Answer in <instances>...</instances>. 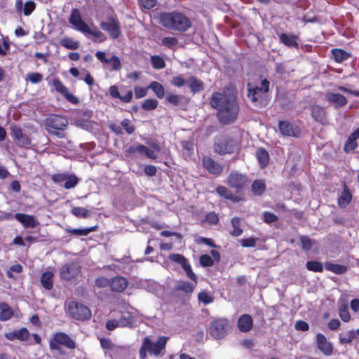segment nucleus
Returning a JSON list of instances; mask_svg holds the SVG:
<instances>
[{"instance_id": "48", "label": "nucleus", "mask_w": 359, "mask_h": 359, "mask_svg": "<svg viewBox=\"0 0 359 359\" xmlns=\"http://www.w3.org/2000/svg\"><path fill=\"white\" fill-rule=\"evenodd\" d=\"M158 101L155 99H146L142 104V108L145 111L154 110L158 107Z\"/></svg>"}, {"instance_id": "22", "label": "nucleus", "mask_w": 359, "mask_h": 359, "mask_svg": "<svg viewBox=\"0 0 359 359\" xmlns=\"http://www.w3.org/2000/svg\"><path fill=\"white\" fill-rule=\"evenodd\" d=\"M216 193L225 199H229L235 203L243 201L244 200L243 195L233 194L230 189L222 185L217 187Z\"/></svg>"}, {"instance_id": "49", "label": "nucleus", "mask_w": 359, "mask_h": 359, "mask_svg": "<svg viewBox=\"0 0 359 359\" xmlns=\"http://www.w3.org/2000/svg\"><path fill=\"white\" fill-rule=\"evenodd\" d=\"M198 299L205 305H207L212 303L214 298L208 292L201 291L198 294Z\"/></svg>"}, {"instance_id": "45", "label": "nucleus", "mask_w": 359, "mask_h": 359, "mask_svg": "<svg viewBox=\"0 0 359 359\" xmlns=\"http://www.w3.org/2000/svg\"><path fill=\"white\" fill-rule=\"evenodd\" d=\"M177 43L178 39L175 36H166L161 40V45L172 50H175Z\"/></svg>"}, {"instance_id": "59", "label": "nucleus", "mask_w": 359, "mask_h": 359, "mask_svg": "<svg viewBox=\"0 0 359 359\" xmlns=\"http://www.w3.org/2000/svg\"><path fill=\"white\" fill-rule=\"evenodd\" d=\"M205 222L210 225L217 224L219 222V217L215 212H208L205 215Z\"/></svg>"}, {"instance_id": "64", "label": "nucleus", "mask_w": 359, "mask_h": 359, "mask_svg": "<svg viewBox=\"0 0 359 359\" xmlns=\"http://www.w3.org/2000/svg\"><path fill=\"white\" fill-rule=\"evenodd\" d=\"M35 8L36 4L34 1H29L25 2L23 9L24 15L26 16L31 15L32 13L34 11Z\"/></svg>"}, {"instance_id": "43", "label": "nucleus", "mask_w": 359, "mask_h": 359, "mask_svg": "<svg viewBox=\"0 0 359 359\" xmlns=\"http://www.w3.org/2000/svg\"><path fill=\"white\" fill-rule=\"evenodd\" d=\"M79 183V178L74 174H69L66 177L64 188L66 189H70L74 188Z\"/></svg>"}, {"instance_id": "26", "label": "nucleus", "mask_w": 359, "mask_h": 359, "mask_svg": "<svg viewBox=\"0 0 359 359\" xmlns=\"http://www.w3.org/2000/svg\"><path fill=\"white\" fill-rule=\"evenodd\" d=\"M121 327L133 328L135 324V313L130 311H123L120 318L118 319Z\"/></svg>"}, {"instance_id": "57", "label": "nucleus", "mask_w": 359, "mask_h": 359, "mask_svg": "<svg viewBox=\"0 0 359 359\" xmlns=\"http://www.w3.org/2000/svg\"><path fill=\"white\" fill-rule=\"evenodd\" d=\"M22 270H23V267L20 264L12 265L9 268V269L6 271V276L9 278H15L14 276L13 275V272L20 273L22 272Z\"/></svg>"}, {"instance_id": "38", "label": "nucleus", "mask_w": 359, "mask_h": 359, "mask_svg": "<svg viewBox=\"0 0 359 359\" xmlns=\"http://www.w3.org/2000/svg\"><path fill=\"white\" fill-rule=\"evenodd\" d=\"M148 88L152 90L158 98L161 99L165 96V88L160 83L155 81H151Z\"/></svg>"}, {"instance_id": "14", "label": "nucleus", "mask_w": 359, "mask_h": 359, "mask_svg": "<svg viewBox=\"0 0 359 359\" xmlns=\"http://www.w3.org/2000/svg\"><path fill=\"white\" fill-rule=\"evenodd\" d=\"M202 165L209 174L215 177L221 175L224 171V166L222 165L208 156L202 158Z\"/></svg>"}, {"instance_id": "58", "label": "nucleus", "mask_w": 359, "mask_h": 359, "mask_svg": "<svg viewBox=\"0 0 359 359\" xmlns=\"http://www.w3.org/2000/svg\"><path fill=\"white\" fill-rule=\"evenodd\" d=\"M168 258L170 260L180 264L181 266L188 260L184 255L177 253L170 254Z\"/></svg>"}, {"instance_id": "4", "label": "nucleus", "mask_w": 359, "mask_h": 359, "mask_svg": "<svg viewBox=\"0 0 359 359\" xmlns=\"http://www.w3.org/2000/svg\"><path fill=\"white\" fill-rule=\"evenodd\" d=\"M169 338L165 336H160L156 342H154L149 336L142 339V345L139 351L140 359H146L147 355L158 357L165 350V346Z\"/></svg>"}, {"instance_id": "36", "label": "nucleus", "mask_w": 359, "mask_h": 359, "mask_svg": "<svg viewBox=\"0 0 359 359\" xmlns=\"http://www.w3.org/2000/svg\"><path fill=\"white\" fill-rule=\"evenodd\" d=\"M325 268L327 271H332L337 275L345 273L348 271V268L345 265L333 264L329 262L325 263Z\"/></svg>"}, {"instance_id": "9", "label": "nucleus", "mask_w": 359, "mask_h": 359, "mask_svg": "<svg viewBox=\"0 0 359 359\" xmlns=\"http://www.w3.org/2000/svg\"><path fill=\"white\" fill-rule=\"evenodd\" d=\"M61 346L72 350L76 348V343L67 334L57 332L50 339L49 347L51 350L60 351Z\"/></svg>"}, {"instance_id": "6", "label": "nucleus", "mask_w": 359, "mask_h": 359, "mask_svg": "<svg viewBox=\"0 0 359 359\" xmlns=\"http://www.w3.org/2000/svg\"><path fill=\"white\" fill-rule=\"evenodd\" d=\"M67 311L71 318L79 321L88 320L92 316L91 311L88 306L76 301L67 303Z\"/></svg>"}, {"instance_id": "47", "label": "nucleus", "mask_w": 359, "mask_h": 359, "mask_svg": "<svg viewBox=\"0 0 359 359\" xmlns=\"http://www.w3.org/2000/svg\"><path fill=\"white\" fill-rule=\"evenodd\" d=\"M306 266L310 271L322 272L323 271V264L318 261H308Z\"/></svg>"}, {"instance_id": "39", "label": "nucleus", "mask_w": 359, "mask_h": 359, "mask_svg": "<svg viewBox=\"0 0 359 359\" xmlns=\"http://www.w3.org/2000/svg\"><path fill=\"white\" fill-rule=\"evenodd\" d=\"M60 45L69 50H76L79 47V42L69 37H64L60 40Z\"/></svg>"}, {"instance_id": "18", "label": "nucleus", "mask_w": 359, "mask_h": 359, "mask_svg": "<svg viewBox=\"0 0 359 359\" xmlns=\"http://www.w3.org/2000/svg\"><path fill=\"white\" fill-rule=\"evenodd\" d=\"M326 101L332 104L335 109H339L346 105L348 100L345 96L340 93L327 92L325 95Z\"/></svg>"}, {"instance_id": "2", "label": "nucleus", "mask_w": 359, "mask_h": 359, "mask_svg": "<svg viewBox=\"0 0 359 359\" xmlns=\"http://www.w3.org/2000/svg\"><path fill=\"white\" fill-rule=\"evenodd\" d=\"M160 22L167 29L183 33L191 27V20L180 11L165 12L160 15Z\"/></svg>"}, {"instance_id": "3", "label": "nucleus", "mask_w": 359, "mask_h": 359, "mask_svg": "<svg viewBox=\"0 0 359 359\" xmlns=\"http://www.w3.org/2000/svg\"><path fill=\"white\" fill-rule=\"evenodd\" d=\"M270 88V81L264 79L261 81V86L247 83V97L256 107H265L269 102L268 93Z\"/></svg>"}, {"instance_id": "1", "label": "nucleus", "mask_w": 359, "mask_h": 359, "mask_svg": "<svg viewBox=\"0 0 359 359\" xmlns=\"http://www.w3.org/2000/svg\"><path fill=\"white\" fill-rule=\"evenodd\" d=\"M210 104L217 111V119L222 125H231L236 121L240 106L236 95L214 92L210 98Z\"/></svg>"}, {"instance_id": "7", "label": "nucleus", "mask_w": 359, "mask_h": 359, "mask_svg": "<svg viewBox=\"0 0 359 359\" xmlns=\"http://www.w3.org/2000/svg\"><path fill=\"white\" fill-rule=\"evenodd\" d=\"M238 149L237 141L232 137L226 136L215 141L213 144L214 152L222 156L232 154Z\"/></svg>"}, {"instance_id": "8", "label": "nucleus", "mask_w": 359, "mask_h": 359, "mask_svg": "<svg viewBox=\"0 0 359 359\" xmlns=\"http://www.w3.org/2000/svg\"><path fill=\"white\" fill-rule=\"evenodd\" d=\"M231 325L226 318H218L213 320L209 326L210 336L215 339H224L230 332Z\"/></svg>"}, {"instance_id": "30", "label": "nucleus", "mask_w": 359, "mask_h": 359, "mask_svg": "<svg viewBox=\"0 0 359 359\" xmlns=\"http://www.w3.org/2000/svg\"><path fill=\"white\" fill-rule=\"evenodd\" d=\"M256 158L261 168L268 166L270 161L269 152L263 147H259L256 150Z\"/></svg>"}, {"instance_id": "62", "label": "nucleus", "mask_w": 359, "mask_h": 359, "mask_svg": "<svg viewBox=\"0 0 359 359\" xmlns=\"http://www.w3.org/2000/svg\"><path fill=\"white\" fill-rule=\"evenodd\" d=\"M278 217L272 212H264L263 213V221L266 224H271L278 221Z\"/></svg>"}, {"instance_id": "29", "label": "nucleus", "mask_w": 359, "mask_h": 359, "mask_svg": "<svg viewBox=\"0 0 359 359\" xmlns=\"http://www.w3.org/2000/svg\"><path fill=\"white\" fill-rule=\"evenodd\" d=\"M351 200L352 194L346 184L344 183L342 192L338 198V205L341 208H344L351 203Z\"/></svg>"}, {"instance_id": "23", "label": "nucleus", "mask_w": 359, "mask_h": 359, "mask_svg": "<svg viewBox=\"0 0 359 359\" xmlns=\"http://www.w3.org/2000/svg\"><path fill=\"white\" fill-rule=\"evenodd\" d=\"M30 336L29 332L25 327H22L20 330H13V332H6L4 337L9 341H14L15 339L20 341H26Z\"/></svg>"}, {"instance_id": "19", "label": "nucleus", "mask_w": 359, "mask_h": 359, "mask_svg": "<svg viewBox=\"0 0 359 359\" xmlns=\"http://www.w3.org/2000/svg\"><path fill=\"white\" fill-rule=\"evenodd\" d=\"M311 116L315 121L322 125L327 123L325 108L319 104L311 106Z\"/></svg>"}, {"instance_id": "63", "label": "nucleus", "mask_w": 359, "mask_h": 359, "mask_svg": "<svg viewBox=\"0 0 359 359\" xmlns=\"http://www.w3.org/2000/svg\"><path fill=\"white\" fill-rule=\"evenodd\" d=\"M148 89H149V88H148V86L146 88L137 86H135L134 93H135V97L137 99H139V98H142V97L146 96V95L147 94Z\"/></svg>"}, {"instance_id": "24", "label": "nucleus", "mask_w": 359, "mask_h": 359, "mask_svg": "<svg viewBox=\"0 0 359 359\" xmlns=\"http://www.w3.org/2000/svg\"><path fill=\"white\" fill-rule=\"evenodd\" d=\"M237 326L240 332H248L253 327V319L250 314L241 315L237 321Z\"/></svg>"}, {"instance_id": "53", "label": "nucleus", "mask_w": 359, "mask_h": 359, "mask_svg": "<svg viewBox=\"0 0 359 359\" xmlns=\"http://www.w3.org/2000/svg\"><path fill=\"white\" fill-rule=\"evenodd\" d=\"M111 279H108L104 276L97 277L95 280V285L99 288H104L107 286H110Z\"/></svg>"}, {"instance_id": "41", "label": "nucleus", "mask_w": 359, "mask_h": 359, "mask_svg": "<svg viewBox=\"0 0 359 359\" xmlns=\"http://www.w3.org/2000/svg\"><path fill=\"white\" fill-rule=\"evenodd\" d=\"M82 33L90 34L94 37L95 42H103L107 39V36L100 30L94 29L92 30L90 29L88 25V29L86 31H83Z\"/></svg>"}, {"instance_id": "44", "label": "nucleus", "mask_w": 359, "mask_h": 359, "mask_svg": "<svg viewBox=\"0 0 359 359\" xmlns=\"http://www.w3.org/2000/svg\"><path fill=\"white\" fill-rule=\"evenodd\" d=\"M72 213L78 218H88L90 216V212L83 207H74L72 210Z\"/></svg>"}, {"instance_id": "40", "label": "nucleus", "mask_w": 359, "mask_h": 359, "mask_svg": "<svg viewBox=\"0 0 359 359\" xmlns=\"http://www.w3.org/2000/svg\"><path fill=\"white\" fill-rule=\"evenodd\" d=\"M240 218L238 217H234L231 219V224L233 227V230L230 231V234L232 236L238 237L243 233V231L240 227Z\"/></svg>"}, {"instance_id": "35", "label": "nucleus", "mask_w": 359, "mask_h": 359, "mask_svg": "<svg viewBox=\"0 0 359 359\" xmlns=\"http://www.w3.org/2000/svg\"><path fill=\"white\" fill-rule=\"evenodd\" d=\"M187 83L193 93H199L204 88L203 82L193 76L187 80Z\"/></svg>"}, {"instance_id": "31", "label": "nucleus", "mask_w": 359, "mask_h": 359, "mask_svg": "<svg viewBox=\"0 0 359 359\" xmlns=\"http://www.w3.org/2000/svg\"><path fill=\"white\" fill-rule=\"evenodd\" d=\"M54 274L51 271H46L41 276V283L43 288L50 290L53 287Z\"/></svg>"}, {"instance_id": "13", "label": "nucleus", "mask_w": 359, "mask_h": 359, "mask_svg": "<svg viewBox=\"0 0 359 359\" xmlns=\"http://www.w3.org/2000/svg\"><path fill=\"white\" fill-rule=\"evenodd\" d=\"M81 271L79 265L74 262L66 263L60 269V276L61 279L72 280L77 277Z\"/></svg>"}, {"instance_id": "34", "label": "nucleus", "mask_w": 359, "mask_h": 359, "mask_svg": "<svg viewBox=\"0 0 359 359\" xmlns=\"http://www.w3.org/2000/svg\"><path fill=\"white\" fill-rule=\"evenodd\" d=\"M97 226H93L87 227V228H84V229L66 228L65 231L72 235L81 236H87L90 233L97 231Z\"/></svg>"}, {"instance_id": "10", "label": "nucleus", "mask_w": 359, "mask_h": 359, "mask_svg": "<svg viewBox=\"0 0 359 359\" xmlns=\"http://www.w3.org/2000/svg\"><path fill=\"white\" fill-rule=\"evenodd\" d=\"M100 27L112 39H117L121 34V24L116 16H107L104 21L100 23Z\"/></svg>"}, {"instance_id": "46", "label": "nucleus", "mask_w": 359, "mask_h": 359, "mask_svg": "<svg viewBox=\"0 0 359 359\" xmlns=\"http://www.w3.org/2000/svg\"><path fill=\"white\" fill-rule=\"evenodd\" d=\"M152 67L155 69H161L165 67L164 60L159 55H152L151 57Z\"/></svg>"}, {"instance_id": "37", "label": "nucleus", "mask_w": 359, "mask_h": 359, "mask_svg": "<svg viewBox=\"0 0 359 359\" xmlns=\"http://www.w3.org/2000/svg\"><path fill=\"white\" fill-rule=\"evenodd\" d=\"M251 191L255 196H261L266 191V184L262 180H255L251 185Z\"/></svg>"}, {"instance_id": "52", "label": "nucleus", "mask_w": 359, "mask_h": 359, "mask_svg": "<svg viewBox=\"0 0 359 359\" xmlns=\"http://www.w3.org/2000/svg\"><path fill=\"white\" fill-rule=\"evenodd\" d=\"M200 264L203 267H209L214 265L213 259L208 255H203L199 258Z\"/></svg>"}, {"instance_id": "5", "label": "nucleus", "mask_w": 359, "mask_h": 359, "mask_svg": "<svg viewBox=\"0 0 359 359\" xmlns=\"http://www.w3.org/2000/svg\"><path fill=\"white\" fill-rule=\"evenodd\" d=\"M68 125L67 118L57 114H50L44 120V127L47 133L60 139L67 138L66 130Z\"/></svg>"}, {"instance_id": "33", "label": "nucleus", "mask_w": 359, "mask_h": 359, "mask_svg": "<svg viewBox=\"0 0 359 359\" xmlns=\"http://www.w3.org/2000/svg\"><path fill=\"white\" fill-rule=\"evenodd\" d=\"M331 53L334 61L337 63H341L351 56V53L341 48H333L331 50Z\"/></svg>"}, {"instance_id": "61", "label": "nucleus", "mask_w": 359, "mask_h": 359, "mask_svg": "<svg viewBox=\"0 0 359 359\" xmlns=\"http://www.w3.org/2000/svg\"><path fill=\"white\" fill-rule=\"evenodd\" d=\"M358 146V144L357 142L347 139L344 144V151L345 153L348 154L349 152L355 150Z\"/></svg>"}, {"instance_id": "56", "label": "nucleus", "mask_w": 359, "mask_h": 359, "mask_svg": "<svg viewBox=\"0 0 359 359\" xmlns=\"http://www.w3.org/2000/svg\"><path fill=\"white\" fill-rule=\"evenodd\" d=\"M68 175L67 172L62 173H55L51 176V180L57 184H61L65 182L66 177Z\"/></svg>"}, {"instance_id": "25", "label": "nucleus", "mask_w": 359, "mask_h": 359, "mask_svg": "<svg viewBox=\"0 0 359 359\" xmlns=\"http://www.w3.org/2000/svg\"><path fill=\"white\" fill-rule=\"evenodd\" d=\"M128 281L123 276H116L111 278V290L116 292H123L128 287Z\"/></svg>"}, {"instance_id": "15", "label": "nucleus", "mask_w": 359, "mask_h": 359, "mask_svg": "<svg viewBox=\"0 0 359 359\" xmlns=\"http://www.w3.org/2000/svg\"><path fill=\"white\" fill-rule=\"evenodd\" d=\"M278 129L284 136L298 137L301 135L299 127L288 121H280L278 122Z\"/></svg>"}, {"instance_id": "60", "label": "nucleus", "mask_w": 359, "mask_h": 359, "mask_svg": "<svg viewBox=\"0 0 359 359\" xmlns=\"http://www.w3.org/2000/svg\"><path fill=\"white\" fill-rule=\"evenodd\" d=\"M27 78L32 83L35 84L42 81L43 76L39 72H32L27 74Z\"/></svg>"}, {"instance_id": "21", "label": "nucleus", "mask_w": 359, "mask_h": 359, "mask_svg": "<svg viewBox=\"0 0 359 359\" xmlns=\"http://www.w3.org/2000/svg\"><path fill=\"white\" fill-rule=\"evenodd\" d=\"M316 344L318 349L325 355H330L333 353V346L329 342L324 334L318 333L316 335Z\"/></svg>"}, {"instance_id": "16", "label": "nucleus", "mask_w": 359, "mask_h": 359, "mask_svg": "<svg viewBox=\"0 0 359 359\" xmlns=\"http://www.w3.org/2000/svg\"><path fill=\"white\" fill-rule=\"evenodd\" d=\"M11 135L15 143L20 147H29L32 144V139L27 134L24 133L22 128L16 126L11 128Z\"/></svg>"}, {"instance_id": "51", "label": "nucleus", "mask_w": 359, "mask_h": 359, "mask_svg": "<svg viewBox=\"0 0 359 359\" xmlns=\"http://www.w3.org/2000/svg\"><path fill=\"white\" fill-rule=\"evenodd\" d=\"M183 97L178 95L169 93L165 97L167 102L172 104L173 106L177 107L180 104L181 100Z\"/></svg>"}, {"instance_id": "55", "label": "nucleus", "mask_w": 359, "mask_h": 359, "mask_svg": "<svg viewBox=\"0 0 359 359\" xmlns=\"http://www.w3.org/2000/svg\"><path fill=\"white\" fill-rule=\"evenodd\" d=\"M258 238L255 237H249L241 239L240 243L243 248H253L256 245Z\"/></svg>"}, {"instance_id": "32", "label": "nucleus", "mask_w": 359, "mask_h": 359, "mask_svg": "<svg viewBox=\"0 0 359 359\" xmlns=\"http://www.w3.org/2000/svg\"><path fill=\"white\" fill-rule=\"evenodd\" d=\"M14 315L13 310L6 302H0V320L2 322L10 320Z\"/></svg>"}, {"instance_id": "17", "label": "nucleus", "mask_w": 359, "mask_h": 359, "mask_svg": "<svg viewBox=\"0 0 359 359\" xmlns=\"http://www.w3.org/2000/svg\"><path fill=\"white\" fill-rule=\"evenodd\" d=\"M69 22L72 24L76 30L83 32L88 29V25L84 22L81 15V12L78 8H73L72 10Z\"/></svg>"}, {"instance_id": "11", "label": "nucleus", "mask_w": 359, "mask_h": 359, "mask_svg": "<svg viewBox=\"0 0 359 359\" xmlns=\"http://www.w3.org/2000/svg\"><path fill=\"white\" fill-rule=\"evenodd\" d=\"M248 182V177L245 174L234 170L230 172L226 178V183L229 187L234 189L237 194L243 191Z\"/></svg>"}, {"instance_id": "12", "label": "nucleus", "mask_w": 359, "mask_h": 359, "mask_svg": "<svg viewBox=\"0 0 359 359\" xmlns=\"http://www.w3.org/2000/svg\"><path fill=\"white\" fill-rule=\"evenodd\" d=\"M48 84L51 85L57 93L62 95L71 104H79V99L69 91L68 88L59 78H54L51 81H48Z\"/></svg>"}, {"instance_id": "42", "label": "nucleus", "mask_w": 359, "mask_h": 359, "mask_svg": "<svg viewBox=\"0 0 359 359\" xmlns=\"http://www.w3.org/2000/svg\"><path fill=\"white\" fill-rule=\"evenodd\" d=\"M196 285V283L193 284L187 281H180L176 285V289L186 294H191L195 289Z\"/></svg>"}, {"instance_id": "20", "label": "nucleus", "mask_w": 359, "mask_h": 359, "mask_svg": "<svg viewBox=\"0 0 359 359\" xmlns=\"http://www.w3.org/2000/svg\"><path fill=\"white\" fill-rule=\"evenodd\" d=\"M14 217L22 224L25 229H33L39 225V222L34 215L24 213H15Z\"/></svg>"}, {"instance_id": "50", "label": "nucleus", "mask_w": 359, "mask_h": 359, "mask_svg": "<svg viewBox=\"0 0 359 359\" xmlns=\"http://www.w3.org/2000/svg\"><path fill=\"white\" fill-rule=\"evenodd\" d=\"M121 127L124 129L126 133L131 135L135 130V126L132 123L131 121L127 118L123 119L121 122Z\"/></svg>"}, {"instance_id": "28", "label": "nucleus", "mask_w": 359, "mask_h": 359, "mask_svg": "<svg viewBox=\"0 0 359 359\" xmlns=\"http://www.w3.org/2000/svg\"><path fill=\"white\" fill-rule=\"evenodd\" d=\"M109 93L111 97L118 99L123 103H129L133 99V91L131 90H128L126 95L122 96L120 95L118 88L116 86H110L109 88Z\"/></svg>"}, {"instance_id": "54", "label": "nucleus", "mask_w": 359, "mask_h": 359, "mask_svg": "<svg viewBox=\"0 0 359 359\" xmlns=\"http://www.w3.org/2000/svg\"><path fill=\"white\" fill-rule=\"evenodd\" d=\"M355 337V331L351 330L348 332L344 336L341 335L339 337V341L341 344H351Z\"/></svg>"}, {"instance_id": "27", "label": "nucleus", "mask_w": 359, "mask_h": 359, "mask_svg": "<svg viewBox=\"0 0 359 359\" xmlns=\"http://www.w3.org/2000/svg\"><path fill=\"white\" fill-rule=\"evenodd\" d=\"M299 36L294 34L282 33L279 35L280 42L289 48H299L298 41Z\"/></svg>"}]
</instances>
